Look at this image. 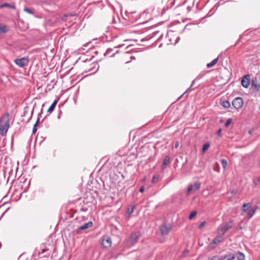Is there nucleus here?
Here are the masks:
<instances>
[{
	"label": "nucleus",
	"mask_w": 260,
	"mask_h": 260,
	"mask_svg": "<svg viewBox=\"0 0 260 260\" xmlns=\"http://www.w3.org/2000/svg\"><path fill=\"white\" fill-rule=\"evenodd\" d=\"M221 165H222L223 168L224 169H225L226 167V166H228L227 161L224 159H222L221 160Z\"/></svg>",
	"instance_id": "26"
},
{
	"label": "nucleus",
	"mask_w": 260,
	"mask_h": 260,
	"mask_svg": "<svg viewBox=\"0 0 260 260\" xmlns=\"http://www.w3.org/2000/svg\"><path fill=\"white\" fill-rule=\"evenodd\" d=\"M210 145L209 143L204 144L202 148V152L205 153L209 149Z\"/></svg>",
	"instance_id": "21"
},
{
	"label": "nucleus",
	"mask_w": 260,
	"mask_h": 260,
	"mask_svg": "<svg viewBox=\"0 0 260 260\" xmlns=\"http://www.w3.org/2000/svg\"><path fill=\"white\" fill-rule=\"evenodd\" d=\"M197 211H192L189 215V219L190 220L192 219L197 215Z\"/></svg>",
	"instance_id": "23"
},
{
	"label": "nucleus",
	"mask_w": 260,
	"mask_h": 260,
	"mask_svg": "<svg viewBox=\"0 0 260 260\" xmlns=\"http://www.w3.org/2000/svg\"><path fill=\"white\" fill-rule=\"evenodd\" d=\"M57 103V101H56V100L54 101V102L52 103V104L51 105V106L48 109V110H47L48 113H51L53 111V110H54V109L55 108Z\"/></svg>",
	"instance_id": "16"
},
{
	"label": "nucleus",
	"mask_w": 260,
	"mask_h": 260,
	"mask_svg": "<svg viewBox=\"0 0 260 260\" xmlns=\"http://www.w3.org/2000/svg\"><path fill=\"white\" fill-rule=\"evenodd\" d=\"M220 104L225 108H228L230 107V106H231L230 103L228 101H226V100H224V101L221 100Z\"/></svg>",
	"instance_id": "18"
},
{
	"label": "nucleus",
	"mask_w": 260,
	"mask_h": 260,
	"mask_svg": "<svg viewBox=\"0 0 260 260\" xmlns=\"http://www.w3.org/2000/svg\"><path fill=\"white\" fill-rule=\"evenodd\" d=\"M250 83V76L247 74L244 76L241 81L242 85L245 88H248Z\"/></svg>",
	"instance_id": "7"
},
{
	"label": "nucleus",
	"mask_w": 260,
	"mask_h": 260,
	"mask_svg": "<svg viewBox=\"0 0 260 260\" xmlns=\"http://www.w3.org/2000/svg\"><path fill=\"white\" fill-rule=\"evenodd\" d=\"M233 225V221L232 220L225 223V224L222 227L219 228L218 231L219 234L223 236L229 229L231 228Z\"/></svg>",
	"instance_id": "5"
},
{
	"label": "nucleus",
	"mask_w": 260,
	"mask_h": 260,
	"mask_svg": "<svg viewBox=\"0 0 260 260\" xmlns=\"http://www.w3.org/2000/svg\"><path fill=\"white\" fill-rule=\"evenodd\" d=\"M80 210L82 211H83V212H85L87 210V209L86 208H82L80 209Z\"/></svg>",
	"instance_id": "41"
},
{
	"label": "nucleus",
	"mask_w": 260,
	"mask_h": 260,
	"mask_svg": "<svg viewBox=\"0 0 260 260\" xmlns=\"http://www.w3.org/2000/svg\"><path fill=\"white\" fill-rule=\"evenodd\" d=\"M170 164V157L169 156H166L162 162V165L161 166V169H164L166 168V166L169 165Z\"/></svg>",
	"instance_id": "12"
},
{
	"label": "nucleus",
	"mask_w": 260,
	"mask_h": 260,
	"mask_svg": "<svg viewBox=\"0 0 260 260\" xmlns=\"http://www.w3.org/2000/svg\"><path fill=\"white\" fill-rule=\"evenodd\" d=\"M140 236V234L139 232L132 233L127 241V245L128 246H132L135 244L137 242Z\"/></svg>",
	"instance_id": "3"
},
{
	"label": "nucleus",
	"mask_w": 260,
	"mask_h": 260,
	"mask_svg": "<svg viewBox=\"0 0 260 260\" xmlns=\"http://www.w3.org/2000/svg\"><path fill=\"white\" fill-rule=\"evenodd\" d=\"M243 105V101L242 98L237 97L232 101V105L236 109H239L242 108Z\"/></svg>",
	"instance_id": "6"
},
{
	"label": "nucleus",
	"mask_w": 260,
	"mask_h": 260,
	"mask_svg": "<svg viewBox=\"0 0 260 260\" xmlns=\"http://www.w3.org/2000/svg\"><path fill=\"white\" fill-rule=\"evenodd\" d=\"M221 241V236L217 237L213 239L212 242L210 243V246L212 248H214L215 246H212L213 244H218Z\"/></svg>",
	"instance_id": "13"
},
{
	"label": "nucleus",
	"mask_w": 260,
	"mask_h": 260,
	"mask_svg": "<svg viewBox=\"0 0 260 260\" xmlns=\"http://www.w3.org/2000/svg\"><path fill=\"white\" fill-rule=\"evenodd\" d=\"M188 252H189V251H188V249H186V250H185L183 251V253H182V257H185V256H186V255L187 254V253H188Z\"/></svg>",
	"instance_id": "32"
},
{
	"label": "nucleus",
	"mask_w": 260,
	"mask_h": 260,
	"mask_svg": "<svg viewBox=\"0 0 260 260\" xmlns=\"http://www.w3.org/2000/svg\"><path fill=\"white\" fill-rule=\"evenodd\" d=\"M179 142L178 141L176 142L175 147V148H177L179 147Z\"/></svg>",
	"instance_id": "39"
},
{
	"label": "nucleus",
	"mask_w": 260,
	"mask_h": 260,
	"mask_svg": "<svg viewBox=\"0 0 260 260\" xmlns=\"http://www.w3.org/2000/svg\"><path fill=\"white\" fill-rule=\"evenodd\" d=\"M221 128H219V129L217 131V135L218 136L220 137V136H221Z\"/></svg>",
	"instance_id": "34"
},
{
	"label": "nucleus",
	"mask_w": 260,
	"mask_h": 260,
	"mask_svg": "<svg viewBox=\"0 0 260 260\" xmlns=\"http://www.w3.org/2000/svg\"><path fill=\"white\" fill-rule=\"evenodd\" d=\"M193 83H194V81L192 82L191 86L193 85Z\"/></svg>",
	"instance_id": "44"
},
{
	"label": "nucleus",
	"mask_w": 260,
	"mask_h": 260,
	"mask_svg": "<svg viewBox=\"0 0 260 260\" xmlns=\"http://www.w3.org/2000/svg\"><path fill=\"white\" fill-rule=\"evenodd\" d=\"M49 255V253H47V254H46V255H45V256H46V257H48Z\"/></svg>",
	"instance_id": "42"
},
{
	"label": "nucleus",
	"mask_w": 260,
	"mask_h": 260,
	"mask_svg": "<svg viewBox=\"0 0 260 260\" xmlns=\"http://www.w3.org/2000/svg\"><path fill=\"white\" fill-rule=\"evenodd\" d=\"M104 55L106 57H111L114 56V53H113L112 48H108L106 52L104 53Z\"/></svg>",
	"instance_id": "15"
},
{
	"label": "nucleus",
	"mask_w": 260,
	"mask_h": 260,
	"mask_svg": "<svg viewBox=\"0 0 260 260\" xmlns=\"http://www.w3.org/2000/svg\"><path fill=\"white\" fill-rule=\"evenodd\" d=\"M158 179V176H153V178L152 179V182L155 183L157 181Z\"/></svg>",
	"instance_id": "33"
},
{
	"label": "nucleus",
	"mask_w": 260,
	"mask_h": 260,
	"mask_svg": "<svg viewBox=\"0 0 260 260\" xmlns=\"http://www.w3.org/2000/svg\"><path fill=\"white\" fill-rule=\"evenodd\" d=\"M251 87L254 89L256 91H259L260 90V83L257 81L256 78L252 79L251 82Z\"/></svg>",
	"instance_id": "8"
},
{
	"label": "nucleus",
	"mask_w": 260,
	"mask_h": 260,
	"mask_svg": "<svg viewBox=\"0 0 260 260\" xmlns=\"http://www.w3.org/2000/svg\"><path fill=\"white\" fill-rule=\"evenodd\" d=\"M237 258L238 260H245V255L243 253L239 251L237 254Z\"/></svg>",
	"instance_id": "20"
},
{
	"label": "nucleus",
	"mask_w": 260,
	"mask_h": 260,
	"mask_svg": "<svg viewBox=\"0 0 260 260\" xmlns=\"http://www.w3.org/2000/svg\"><path fill=\"white\" fill-rule=\"evenodd\" d=\"M218 57L213 59L211 62L208 63L207 64V67L208 68H210L215 66L218 62Z\"/></svg>",
	"instance_id": "17"
},
{
	"label": "nucleus",
	"mask_w": 260,
	"mask_h": 260,
	"mask_svg": "<svg viewBox=\"0 0 260 260\" xmlns=\"http://www.w3.org/2000/svg\"><path fill=\"white\" fill-rule=\"evenodd\" d=\"M201 186V183L200 182H196L194 183V189L198 190L200 189Z\"/></svg>",
	"instance_id": "25"
},
{
	"label": "nucleus",
	"mask_w": 260,
	"mask_h": 260,
	"mask_svg": "<svg viewBox=\"0 0 260 260\" xmlns=\"http://www.w3.org/2000/svg\"><path fill=\"white\" fill-rule=\"evenodd\" d=\"M233 120L232 118H229L224 124L225 127H228L229 125L232 123Z\"/></svg>",
	"instance_id": "24"
},
{
	"label": "nucleus",
	"mask_w": 260,
	"mask_h": 260,
	"mask_svg": "<svg viewBox=\"0 0 260 260\" xmlns=\"http://www.w3.org/2000/svg\"><path fill=\"white\" fill-rule=\"evenodd\" d=\"M37 127H33V128H32V134H35L36 133V132H37Z\"/></svg>",
	"instance_id": "38"
},
{
	"label": "nucleus",
	"mask_w": 260,
	"mask_h": 260,
	"mask_svg": "<svg viewBox=\"0 0 260 260\" xmlns=\"http://www.w3.org/2000/svg\"><path fill=\"white\" fill-rule=\"evenodd\" d=\"M39 118L38 117L37 121L36 122L35 124L34 125L33 127H36L37 125L39 124Z\"/></svg>",
	"instance_id": "35"
},
{
	"label": "nucleus",
	"mask_w": 260,
	"mask_h": 260,
	"mask_svg": "<svg viewBox=\"0 0 260 260\" xmlns=\"http://www.w3.org/2000/svg\"><path fill=\"white\" fill-rule=\"evenodd\" d=\"M8 30L9 29L7 28L6 25L0 24V33H6L8 32Z\"/></svg>",
	"instance_id": "19"
},
{
	"label": "nucleus",
	"mask_w": 260,
	"mask_h": 260,
	"mask_svg": "<svg viewBox=\"0 0 260 260\" xmlns=\"http://www.w3.org/2000/svg\"><path fill=\"white\" fill-rule=\"evenodd\" d=\"M105 184L109 186L110 188H113L114 187V182H113L112 178L111 177V176H110L109 179H106L105 181L104 182V186H105Z\"/></svg>",
	"instance_id": "11"
},
{
	"label": "nucleus",
	"mask_w": 260,
	"mask_h": 260,
	"mask_svg": "<svg viewBox=\"0 0 260 260\" xmlns=\"http://www.w3.org/2000/svg\"><path fill=\"white\" fill-rule=\"evenodd\" d=\"M4 7H7L10 9H12L13 10L16 9V7L15 5L9 3H4L0 5V8H3Z\"/></svg>",
	"instance_id": "14"
},
{
	"label": "nucleus",
	"mask_w": 260,
	"mask_h": 260,
	"mask_svg": "<svg viewBox=\"0 0 260 260\" xmlns=\"http://www.w3.org/2000/svg\"><path fill=\"white\" fill-rule=\"evenodd\" d=\"M193 189V185L192 184L189 185L188 186L186 194L188 195L189 194L190 192Z\"/></svg>",
	"instance_id": "30"
},
{
	"label": "nucleus",
	"mask_w": 260,
	"mask_h": 260,
	"mask_svg": "<svg viewBox=\"0 0 260 260\" xmlns=\"http://www.w3.org/2000/svg\"><path fill=\"white\" fill-rule=\"evenodd\" d=\"M250 203H245V204H244L243 205V206H242V210H243V212H246V208L248 206H250Z\"/></svg>",
	"instance_id": "28"
},
{
	"label": "nucleus",
	"mask_w": 260,
	"mask_h": 260,
	"mask_svg": "<svg viewBox=\"0 0 260 260\" xmlns=\"http://www.w3.org/2000/svg\"><path fill=\"white\" fill-rule=\"evenodd\" d=\"M171 228L169 226H167L165 224L161 225L160 226V230L161 232V234L162 235H168L170 231Z\"/></svg>",
	"instance_id": "9"
},
{
	"label": "nucleus",
	"mask_w": 260,
	"mask_h": 260,
	"mask_svg": "<svg viewBox=\"0 0 260 260\" xmlns=\"http://www.w3.org/2000/svg\"><path fill=\"white\" fill-rule=\"evenodd\" d=\"M9 114L6 113L0 119V132L2 135L6 133L9 127Z\"/></svg>",
	"instance_id": "1"
},
{
	"label": "nucleus",
	"mask_w": 260,
	"mask_h": 260,
	"mask_svg": "<svg viewBox=\"0 0 260 260\" xmlns=\"http://www.w3.org/2000/svg\"><path fill=\"white\" fill-rule=\"evenodd\" d=\"M255 213V210L254 209H251L250 211H249L248 213V216L249 218H251L253 216Z\"/></svg>",
	"instance_id": "27"
},
{
	"label": "nucleus",
	"mask_w": 260,
	"mask_h": 260,
	"mask_svg": "<svg viewBox=\"0 0 260 260\" xmlns=\"http://www.w3.org/2000/svg\"><path fill=\"white\" fill-rule=\"evenodd\" d=\"M101 244L103 248H108L111 246L112 244V238L110 237V236L108 235H104L101 238Z\"/></svg>",
	"instance_id": "2"
},
{
	"label": "nucleus",
	"mask_w": 260,
	"mask_h": 260,
	"mask_svg": "<svg viewBox=\"0 0 260 260\" xmlns=\"http://www.w3.org/2000/svg\"><path fill=\"white\" fill-rule=\"evenodd\" d=\"M118 53V51H116V52L115 53V54L116 53Z\"/></svg>",
	"instance_id": "43"
},
{
	"label": "nucleus",
	"mask_w": 260,
	"mask_h": 260,
	"mask_svg": "<svg viewBox=\"0 0 260 260\" xmlns=\"http://www.w3.org/2000/svg\"><path fill=\"white\" fill-rule=\"evenodd\" d=\"M48 249H44L42 250L41 253H45L46 252H48Z\"/></svg>",
	"instance_id": "40"
},
{
	"label": "nucleus",
	"mask_w": 260,
	"mask_h": 260,
	"mask_svg": "<svg viewBox=\"0 0 260 260\" xmlns=\"http://www.w3.org/2000/svg\"><path fill=\"white\" fill-rule=\"evenodd\" d=\"M134 208L135 206L134 205H131L127 208V213L129 215H130L133 212Z\"/></svg>",
	"instance_id": "22"
},
{
	"label": "nucleus",
	"mask_w": 260,
	"mask_h": 260,
	"mask_svg": "<svg viewBox=\"0 0 260 260\" xmlns=\"http://www.w3.org/2000/svg\"><path fill=\"white\" fill-rule=\"evenodd\" d=\"M217 258V256H214L212 258H208L207 260H215Z\"/></svg>",
	"instance_id": "37"
},
{
	"label": "nucleus",
	"mask_w": 260,
	"mask_h": 260,
	"mask_svg": "<svg viewBox=\"0 0 260 260\" xmlns=\"http://www.w3.org/2000/svg\"><path fill=\"white\" fill-rule=\"evenodd\" d=\"M206 221H204L203 222H202L198 226V228L199 229H202L204 227L205 225L206 224Z\"/></svg>",
	"instance_id": "31"
},
{
	"label": "nucleus",
	"mask_w": 260,
	"mask_h": 260,
	"mask_svg": "<svg viewBox=\"0 0 260 260\" xmlns=\"http://www.w3.org/2000/svg\"><path fill=\"white\" fill-rule=\"evenodd\" d=\"M24 11L25 12L30 14H34V11L32 10H31V9H30L29 8H25L24 9Z\"/></svg>",
	"instance_id": "29"
},
{
	"label": "nucleus",
	"mask_w": 260,
	"mask_h": 260,
	"mask_svg": "<svg viewBox=\"0 0 260 260\" xmlns=\"http://www.w3.org/2000/svg\"><path fill=\"white\" fill-rule=\"evenodd\" d=\"M144 190H145V187L144 186H141L139 189V191L141 192H143L144 191Z\"/></svg>",
	"instance_id": "36"
},
{
	"label": "nucleus",
	"mask_w": 260,
	"mask_h": 260,
	"mask_svg": "<svg viewBox=\"0 0 260 260\" xmlns=\"http://www.w3.org/2000/svg\"><path fill=\"white\" fill-rule=\"evenodd\" d=\"M126 53V52H125V51H124V52H123V53H124V54H125Z\"/></svg>",
	"instance_id": "45"
},
{
	"label": "nucleus",
	"mask_w": 260,
	"mask_h": 260,
	"mask_svg": "<svg viewBox=\"0 0 260 260\" xmlns=\"http://www.w3.org/2000/svg\"><path fill=\"white\" fill-rule=\"evenodd\" d=\"M93 225V223L91 221H89L88 222L79 226L77 231L79 232L80 231L85 230L87 229L91 228Z\"/></svg>",
	"instance_id": "10"
},
{
	"label": "nucleus",
	"mask_w": 260,
	"mask_h": 260,
	"mask_svg": "<svg viewBox=\"0 0 260 260\" xmlns=\"http://www.w3.org/2000/svg\"><path fill=\"white\" fill-rule=\"evenodd\" d=\"M29 62V60L27 57H22L21 58H17L14 60V62L17 66L20 68H23L26 66Z\"/></svg>",
	"instance_id": "4"
}]
</instances>
